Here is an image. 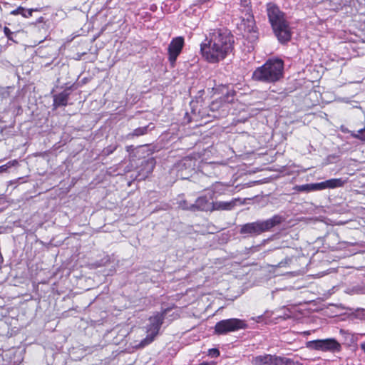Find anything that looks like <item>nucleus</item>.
I'll return each mask as SVG.
<instances>
[{
    "instance_id": "obj_6",
    "label": "nucleus",
    "mask_w": 365,
    "mask_h": 365,
    "mask_svg": "<svg viewBox=\"0 0 365 365\" xmlns=\"http://www.w3.org/2000/svg\"><path fill=\"white\" fill-rule=\"evenodd\" d=\"M344 181L341 178H333L318 183L304 184L297 185L294 190L297 192H309L315 190H322L327 188H336L341 187Z\"/></svg>"
},
{
    "instance_id": "obj_13",
    "label": "nucleus",
    "mask_w": 365,
    "mask_h": 365,
    "mask_svg": "<svg viewBox=\"0 0 365 365\" xmlns=\"http://www.w3.org/2000/svg\"><path fill=\"white\" fill-rule=\"evenodd\" d=\"M242 21L245 22V31L247 32L250 36L248 38L255 40L257 38V28L253 15H248L243 17Z\"/></svg>"
},
{
    "instance_id": "obj_17",
    "label": "nucleus",
    "mask_w": 365,
    "mask_h": 365,
    "mask_svg": "<svg viewBox=\"0 0 365 365\" xmlns=\"http://www.w3.org/2000/svg\"><path fill=\"white\" fill-rule=\"evenodd\" d=\"M240 7L242 13H245V16L252 14L251 1L250 0H241Z\"/></svg>"
},
{
    "instance_id": "obj_10",
    "label": "nucleus",
    "mask_w": 365,
    "mask_h": 365,
    "mask_svg": "<svg viewBox=\"0 0 365 365\" xmlns=\"http://www.w3.org/2000/svg\"><path fill=\"white\" fill-rule=\"evenodd\" d=\"M250 362L252 365H292L289 359L271 354L252 356Z\"/></svg>"
},
{
    "instance_id": "obj_5",
    "label": "nucleus",
    "mask_w": 365,
    "mask_h": 365,
    "mask_svg": "<svg viewBox=\"0 0 365 365\" xmlns=\"http://www.w3.org/2000/svg\"><path fill=\"white\" fill-rule=\"evenodd\" d=\"M165 319V312L160 313L158 312L153 316L149 318V324L147 325V336L145 339L140 341V342L135 347L136 349H142L151 344L156 336L159 333V330L163 323Z\"/></svg>"
},
{
    "instance_id": "obj_23",
    "label": "nucleus",
    "mask_w": 365,
    "mask_h": 365,
    "mask_svg": "<svg viewBox=\"0 0 365 365\" xmlns=\"http://www.w3.org/2000/svg\"><path fill=\"white\" fill-rule=\"evenodd\" d=\"M17 162L16 160H14L13 162H9L7 164L0 166V173L6 171L9 168H10L11 165H14Z\"/></svg>"
},
{
    "instance_id": "obj_2",
    "label": "nucleus",
    "mask_w": 365,
    "mask_h": 365,
    "mask_svg": "<svg viewBox=\"0 0 365 365\" xmlns=\"http://www.w3.org/2000/svg\"><path fill=\"white\" fill-rule=\"evenodd\" d=\"M267 14L273 31L282 43L291 39L292 33L289 23L285 19L284 14L273 3L267 4Z\"/></svg>"
},
{
    "instance_id": "obj_16",
    "label": "nucleus",
    "mask_w": 365,
    "mask_h": 365,
    "mask_svg": "<svg viewBox=\"0 0 365 365\" xmlns=\"http://www.w3.org/2000/svg\"><path fill=\"white\" fill-rule=\"evenodd\" d=\"M69 93L67 91H63V92L55 95L53 96V106L55 108L60 106H66L68 103Z\"/></svg>"
},
{
    "instance_id": "obj_29",
    "label": "nucleus",
    "mask_w": 365,
    "mask_h": 365,
    "mask_svg": "<svg viewBox=\"0 0 365 365\" xmlns=\"http://www.w3.org/2000/svg\"><path fill=\"white\" fill-rule=\"evenodd\" d=\"M218 167V165L217 164H215V163H209L207 165H206L205 167H204V169L205 170H208L210 168H214V167Z\"/></svg>"
},
{
    "instance_id": "obj_1",
    "label": "nucleus",
    "mask_w": 365,
    "mask_h": 365,
    "mask_svg": "<svg viewBox=\"0 0 365 365\" xmlns=\"http://www.w3.org/2000/svg\"><path fill=\"white\" fill-rule=\"evenodd\" d=\"M234 42V36L228 29H211L200 44L202 55L209 63H217L232 51Z\"/></svg>"
},
{
    "instance_id": "obj_11",
    "label": "nucleus",
    "mask_w": 365,
    "mask_h": 365,
    "mask_svg": "<svg viewBox=\"0 0 365 365\" xmlns=\"http://www.w3.org/2000/svg\"><path fill=\"white\" fill-rule=\"evenodd\" d=\"M214 192H208L206 195L200 196L196 199L194 204V212H212Z\"/></svg>"
},
{
    "instance_id": "obj_27",
    "label": "nucleus",
    "mask_w": 365,
    "mask_h": 365,
    "mask_svg": "<svg viewBox=\"0 0 365 365\" xmlns=\"http://www.w3.org/2000/svg\"><path fill=\"white\" fill-rule=\"evenodd\" d=\"M4 33L6 35V36L8 37V38H9V39L11 38V36L12 35L13 33L11 31V30L8 27L5 26L4 28Z\"/></svg>"
},
{
    "instance_id": "obj_33",
    "label": "nucleus",
    "mask_w": 365,
    "mask_h": 365,
    "mask_svg": "<svg viewBox=\"0 0 365 365\" xmlns=\"http://www.w3.org/2000/svg\"><path fill=\"white\" fill-rule=\"evenodd\" d=\"M111 153H113V150H110V149L107 150L108 154Z\"/></svg>"
},
{
    "instance_id": "obj_22",
    "label": "nucleus",
    "mask_w": 365,
    "mask_h": 365,
    "mask_svg": "<svg viewBox=\"0 0 365 365\" xmlns=\"http://www.w3.org/2000/svg\"><path fill=\"white\" fill-rule=\"evenodd\" d=\"M37 9H26L23 8L21 14L24 17L29 18L32 16V14L34 11H36Z\"/></svg>"
},
{
    "instance_id": "obj_19",
    "label": "nucleus",
    "mask_w": 365,
    "mask_h": 365,
    "mask_svg": "<svg viewBox=\"0 0 365 365\" xmlns=\"http://www.w3.org/2000/svg\"><path fill=\"white\" fill-rule=\"evenodd\" d=\"M178 206L182 210H190L194 212V204L190 203L185 200H181L178 201Z\"/></svg>"
},
{
    "instance_id": "obj_14",
    "label": "nucleus",
    "mask_w": 365,
    "mask_h": 365,
    "mask_svg": "<svg viewBox=\"0 0 365 365\" xmlns=\"http://www.w3.org/2000/svg\"><path fill=\"white\" fill-rule=\"evenodd\" d=\"M155 163L156 161L154 158H150L142 162L140 175H142L143 178H147L148 175L153 172L155 166Z\"/></svg>"
},
{
    "instance_id": "obj_21",
    "label": "nucleus",
    "mask_w": 365,
    "mask_h": 365,
    "mask_svg": "<svg viewBox=\"0 0 365 365\" xmlns=\"http://www.w3.org/2000/svg\"><path fill=\"white\" fill-rule=\"evenodd\" d=\"M236 96V91L234 89H229L227 88V91L225 94L226 101L228 102H232L234 100V97Z\"/></svg>"
},
{
    "instance_id": "obj_15",
    "label": "nucleus",
    "mask_w": 365,
    "mask_h": 365,
    "mask_svg": "<svg viewBox=\"0 0 365 365\" xmlns=\"http://www.w3.org/2000/svg\"><path fill=\"white\" fill-rule=\"evenodd\" d=\"M239 198H235L229 202L217 201L213 202V211L214 210H231L237 205V202L240 201Z\"/></svg>"
},
{
    "instance_id": "obj_26",
    "label": "nucleus",
    "mask_w": 365,
    "mask_h": 365,
    "mask_svg": "<svg viewBox=\"0 0 365 365\" xmlns=\"http://www.w3.org/2000/svg\"><path fill=\"white\" fill-rule=\"evenodd\" d=\"M220 106V103L217 102V101H213L210 106V110H217L218 109Z\"/></svg>"
},
{
    "instance_id": "obj_9",
    "label": "nucleus",
    "mask_w": 365,
    "mask_h": 365,
    "mask_svg": "<svg viewBox=\"0 0 365 365\" xmlns=\"http://www.w3.org/2000/svg\"><path fill=\"white\" fill-rule=\"evenodd\" d=\"M196 159L187 156L177 162L173 170L175 171L177 176L181 179H187L196 166Z\"/></svg>"
},
{
    "instance_id": "obj_30",
    "label": "nucleus",
    "mask_w": 365,
    "mask_h": 365,
    "mask_svg": "<svg viewBox=\"0 0 365 365\" xmlns=\"http://www.w3.org/2000/svg\"><path fill=\"white\" fill-rule=\"evenodd\" d=\"M198 365H215V363L213 361H210V362L203 361Z\"/></svg>"
},
{
    "instance_id": "obj_25",
    "label": "nucleus",
    "mask_w": 365,
    "mask_h": 365,
    "mask_svg": "<svg viewBox=\"0 0 365 365\" xmlns=\"http://www.w3.org/2000/svg\"><path fill=\"white\" fill-rule=\"evenodd\" d=\"M209 355L212 357H217L220 355V351L217 349H210L209 350Z\"/></svg>"
},
{
    "instance_id": "obj_12",
    "label": "nucleus",
    "mask_w": 365,
    "mask_h": 365,
    "mask_svg": "<svg viewBox=\"0 0 365 365\" xmlns=\"http://www.w3.org/2000/svg\"><path fill=\"white\" fill-rule=\"evenodd\" d=\"M184 45V39L182 37H176L172 40L168 46V59L173 64L177 57L180 53Z\"/></svg>"
},
{
    "instance_id": "obj_3",
    "label": "nucleus",
    "mask_w": 365,
    "mask_h": 365,
    "mask_svg": "<svg viewBox=\"0 0 365 365\" xmlns=\"http://www.w3.org/2000/svg\"><path fill=\"white\" fill-rule=\"evenodd\" d=\"M284 62L279 58L269 59L257 68L252 73V79L266 83H274L283 77Z\"/></svg>"
},
{
    "instance_id": "obj_34",
    "label": "nucleus",
    "mask_w": 365,
    "mask_h": 365,
    "mask_svg": "<svg viewBox=\"0 0 365 365\" xmlns=\"http://www.w3.org/2000/svg\"><path fill=\"white\" fill-rule=\"evenodd\" d=\"M111 153H113V150H110V149L107 150L108 154Z\"/></svg>"
},
{
    "instance_id": "obj_24",
    "label": "nucleus",
    "mask_w": 365,
    "mask_h": 365,
    "mask_svg": "<svg viewBox=\"0 0 365 365\" xmlns=\"http://www.w3.org/2000/svg\"><path fill=\"white\" fill-rule=\"evenodd\" d=\"M292 259L291 258H286L284 260L281 261L277 267H286L289 262H291Z\"/></svg>"
},
{
    "instance_id": "obj_35",
    "label": "nucleus",
    "mask_w": 365,
    "mask_h": 365,
    "mask_svg": "<svg viewBox=\"0 0 365 365\" xmlns=\"http://www.w3.org/2000/svg\"><path fill=\"white\" fill-rule=\"evenodd\" d=\"M42 21H43V18H42V17H41V18L38 19V22H42Z\"/></svg>"
},
{
    "instance_id": "obj_4",
    "label": "nucleus",
    "mask_w": 365,
    "mask_h": 365,
    "mask_svg": "<svg viewBox=\"0 0 365 365\" xmlns=\"http://www.w3.org/2000/svg\"><path fill=\"white\" fill-rule=\"evenodd\" d=\"M284 220L283 217L275 215L266 220H257L253 222L246 223L241 226L240 233L244 235L245 237L259 235L281 224Z\"/></svg>"
},
{
    "instance_id": "obj_31",
    "label": "nucleus",
    "mask_w": 365,
    "mask_h": 365,
    "mask_svg": "<svg viewBox=\"0 0 365 365\" xmlns=\"http://www.w3.org/2000/svg\"><path fill=\"white\" fill-rule=\"evenodd\" d=\"M360 347L365 352V341L360 344Z\"/></svg>"
},
{
    "instance_id": "obj_20",
    "label": "nucleus",
    "mask_w": 365,
    "mask_h": 365,
    "mask_svg": "<svg viewBox=\"0 0 365 365\" xmlns=\"http://www.w3.org/2000/svg\"><path fill=\"white\" fill-rule=\"evenodd\" d=\"M148 126L140 127L135 129L128 136H140L147 133Z\"/></svg>"
},
{
    "instance_id": "obj_18",
    "label": "nucleus",
    "mask_w": 365,
    "mask_h": 365,
    "mask_svg": "<svg viewBox=\"0 0 365 365\" xmlns=\"http://www.w3.org/2000/svg\"><path fill=\"white\" fill-rule=\"evenodd\" d=\"M348 133L350 134V135L354 138L359 139L363 142H365V128L358 130L357 131H350L349 130Z\"/></svg>"
},
{
    "instance_id": "obj_28",
    "label": "nucleus",
    "mask_w": 365,
    "mask_h": 365,
    "mask_svg": "<svg viewBox=\"0 0 365 365\" xmlns=\"http://www.w3.org/2000/svg\"><path fill=\"white\" fill-rule=\"evenodd\" d=\"M22 10V7H19L16 10L12 11L11 14L14 15L21 14Z\"/></svg>"
},
{
    "instance_id": "obj_32",
    "label": "nucleus",
    "mask_w": 365,
    "mask_h": 365,
    "mask_svg": "<svg viewBox=\"0 0 365 365\" xmlns=\"http://www.w3.org/2000/svg\"><path fill=\"white\" fill-rule=\"evenodd\" d=\"M218 185H221V183L220 182H216L215 185H214L215 186L214 189H217V187Z\"/></svg>"
},
{
    "instance_id": "obj_8",
    "label": "nucleus",
    "mask_w": 365,
    "mask_h": 365,
    "mask_svg": "<svg viewBox=\"0 0 365 365\" xmlns=\"http://www.w3.org/2000/svg\"><path fill=\"white\" fill-rule=\"evenodd\" d=\"M307 347L310 349L330 352H337L341 349V344L333 338L309 341L307 343Z\"/></svg>"
},
{
    "instance_id": "obj_7",
    "label": "nucleus",
    "mask_w": 365,
    "mask_h": 365,
    "mask_svg": "<svg viewBox=\"0 0 365 365\" xmlns=\"http://www.w3.org/2000/svg\"><path fill=\"white\" fill-rule=\"evenodd\" d=\"M247 327V325L245 321L237 318H231L218 322L215 326V332L217 334H225Z\"/></svg>"
}]
</instances>
